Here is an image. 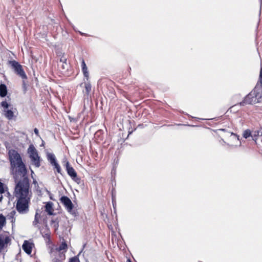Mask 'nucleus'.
Segmentation results:
<instances>
[{"label": "nucleus", "instance_id": "393cba45", "mask_svg": "<svg viewBox=\"0 0 262 262\" xmlns=\"http://www.w3.org/2000/svg\"><path fill=\"white\" fill-rule=\"evenodd\" d=\"M52 165L54 166L55 168L56 169V170L58 173H60L61 168L59 165L57 163V162L53 164Z\"/></svg>", "mask_w": 262, "mask_h": 262}, {"label": "nucleus", "instance_id": "4be33fe9", "mask_svg": "<svg viewBox=\"0 0 262 262\" xmlns=\"http://www.w3.org/2000/svg\"><path fill=\"white\" fill-rule=\"evenodd\" d=\"M15 213H16V212L15 211L13 210V211H11L8 215V219L9 220H11V222L12 223H13L15 221V219L14 217Z\"/></svg>", "mask_w": 262, "mask_h": 262}, {"label": "nucleus", "instance_id": "9b49d317", "mask_svg": "<svg viewBox=\"0 0 262 262\" xmlns=\"http://www.w3.org/2000/svg\"><path fill=\"white\" fill-rule=\"evenodd\" d=\"M33 247L34 244L32 242L26 240L22 245V249L27 254L30 255L32 253Z\"/></svg>", "mask_w": 262, "mask_h": 262}, {"label": "nucleus", "instance_id": "0eeeda50", "mask_svg": "<svg viewBox=\"0 0 262 262\" xmlns=\"http://www.w3.org/2000/svg\"><path fill=\"white\" fill-rule=\"evenodd\" d=\"M28 153L32 163L37 167L40 166V158L36 148L33 145H30L28 149Z\"/></svg>", "mask_w": 262, "mask_h": 262}, {"label": "nucleus", "instance_id": "5701e85b", "mask_svg": "<svg viewBox=\"0 0 262 262\" xmlns=\"http://www.w3.org/2000/svg\"><path fill=\"white\" fill-rule=\"evenodd\" d=\"M84 87L85 90V93L86 94H89L91 91V85L89 82H85L84 84Z\"/></svg>", "mask_w": 262, "mask_h": 262}, {"label": "nucleus", "instance_id": "9d476101", "mask_svg": "<svg viewBox=\"0 0 262 262\" xmlns=\"http://www.w3.org/2000/svg\"><path fill=\"white\" fill-rule=\"evenodd\" d=\"M61 202L64 205L69 212H71L73 209V205L71 200L67 196H63L60 199Z\"/></svg>", "mask_w": 262, "mask_h": 262}, {"label": "nucleus", "instance_id": "7ed1b4c3", "mask_svg": "<svg viewBox=\"0 0 262 262\" xmlns=\"http://www.w3.org/2000/svg\"><path fill=\"white\" fill-rule=\"evenodd\" d=\"M68 249V246L64 242L59 246L51 248L50 254L54 262H60L65 258V253Z\"/></svg>", "mask_w": 262, "mask_h": 262}, {"label": "nucleus", "instance_id": "39448f33", "mask_svg": "<svg viewBox=\"0 0 262 262\" xmlns=\"http://www.w3.org/2000/svg\"><path fill=\"white\" fill-rule=\"evenodd\" d=\"M30 198H16V209L21 214L27 213L29 211V203Z\"/></svg>", "mask_w": 262, "mask_h": 262}, {"label": "nucleus", "instance_id": "c85d7f7f", "mask_svg": "<svg viewBox=\"0 0 262 262\" xmlns=\"http://www.w3.org/2000/svg\"><path fill=\"white\" fill-rule=\"evenodd\" d=\"M259 82L260 83L261 85L262 86V68H261L260 71Z\"/></svg>", "mask_w": 262, "mask_h": 262}, {"label": "nucleus", "instance_id": "20e7f679", "mask_svg": "<svg viewBox=\"0 0 262 262\" xmlns=\"http://www.w3.org/2000/svg\"><path fill=\"white\" fill-rule=\"evenodd\" d=\"M262 89L255 87L246 97L241 105L252 104L259 102L261 98Z\"/></svg>", "mask_w": 262, "mask_h": 262}, {"label": "nucleus", "instance_id": "2eb2a0df", "mask_svg": "<svg viewBox=\"0 0 262 262\" xmlns=\"http://www.w3.org/2000/svg\"><path fill=\"white\" fill-rule=\"evenodd\" d=\"M53 203L48 202L45 206V210L49 215L53 214L54 209L53 208Z\"/></svg>", "mask_w": 262, "mask_h": 262}, {"label": "nucleus", "instance_id": "a211bd4d", "mask_svg": "<svg viewBox=\"0 0 262 262\" xmlns=\"http://www.w3.org/2000/svg\"><path fill=\"white\" fill-rule=\"evenodd\" d=\"M48 160L50 162L51 164L53 165L55 162H56V160L55 159V157L54 154L51 153H48L47 155Z\"/></svg>", "mask_w": 262, "mask_h": 262}, {"label": "nucleus", "instance_id": "412c9836", "mask_svg": "<svg viewBox=\"0 0 262 262\" xmlns=\"http://www.w3.org/2000/svg\"><path fill=\"white\" fill-rule=\"evenodd\" d=\"M252 131L250 129H246L243 132V136L245 139H247L249 137H251Z\"/></svg>", "mask_w": 262, "mask_h": 262}, {"label": "nucleus", "instance_id": "cd10ccee", "mask_svg": "<svg viewBox=\"0 0 262 262\" xmlns=\"http://www.w3.org/2000/svg\"><path fill=\"white\" fill-rule=\"evenodd\" d=\"M38 223V220L37 217V213L36 214L35 217V220L33 222V224L34 225H36Z\"/></svg>", "mask_w": 262, "mask_h": 262}, {"label": "nucleus", "instance_id": "1a4fd4ad", "mask_svg": "<svg viewBox=\"0 0 262 262\" xmlns=\"http://www.w3.org/2000/svg\"><path fill=\"white\" fill-rule=\"evenodd\" d=\"M66 167L68 174L74 182L79 184L80 183V179L77 177L76 172L74 169L70 165L68 161H67L66 163Z\"/></svg>", "mask_w": 262, "mask_h": 262}, {"label": "nucleus", "instance_id": "a878e982", "mask_svg": "<svg viewBox=\"0 0 262 262\" xmlns=\"http://www.w3.org/2000/svg\"><path fill=\"white\" fill-rule=\"evenodd\" d=\"M1 105L5 109H7L9 107V104L6 101H3Z\"/></svg>", "mask_w": 262, "mask_h": 262}, {"label": "nucleus", "instance_id": "6e6552de", "mask_svg": "<svg viewBox=\"0 0 262 262\" xmlns=\"http://www.w3.org/2000/svg\"><path fill=\"white\" fill-rule=\"evenodd\" d=\"M10 64L17 75L23 79H27V76L23 69L22 66L18 62L15 60L10 61Z\"/></svg>", "mask_w": 262, "mask_h": 262}, {"label": "nucleus", "instance_id": "c756f323", "mask_svg": "<svg viewBox=\"0 0 262 262\" xmlns=\"http://www.w3.org/2000/svg\"><path fill=\"white\" fill-rule=\"evenodd\" d=\"M34 133L37 135V136H39V131L37 129V128H35L34 130Z\"/></svg>", "mask_w": 262, "mask_h": 262}, {"label": "nucleus", "instance_id": "f8f14e48", "mask_svg": "<svg viewBox=\"0 0 262 262\" xmlns=\"http://www.w3.org/2000/svg\"><path fill=\"white\" fill-rule=\"evenodd\" d=\"M230 140L233 141V143L228 144L230 146L237 147L241 145V142L239 141L238 137L234 133L231 134Z\"/></svg>", "mask_w": 262, "mask_h": 262}, {"label": "nucleus", "instance_id": "2f4dec72", "mask_svg": "<svg viewBox=\"0 0 262 262\" xmlns=\"http://www.w3.org/2000/svg\"><path fill=\"white\" fill-rule=\"evenodd\" d=\"M66 59H65V58H64V59H62V58H61V59H60V61H62V62H66Z\"/></svg>", "mask_w": 262, "mask_h": 262}, {"label": "nucleus", "instance_id": "473e14b6", "mask_svg": "<svg viewBox=\"0 0 262 262\" xmlns=\"http://www.w3.org/2000/svg\"><path fill=\"white\" fill-rule=\"evenodd\" d=\"M127 262H132L131 260L129 259H128L127 260Z\"/></svg>", "mask_w": 262, "mask_h": 262}, {"label": "nucleus", "instance_id": "bb28decb", "mask_svg": "<svg viewBox=\"0 0 262 262\" xmlns=\"http://www.w3.org/2000/svg\"><path fill=\"white\" fill-rule=\"evenodd\" d=\"M70 262H79V260L77 257H74L71 258Z\"/></svg>", "mask_w": 262, "mask_h": 262}, {"label": "nucleus", "instance_id": "f257e3e1", "mask_svg": "<svg viewBox=\"0 0 262 262\" xmlns=\"http://www.w3.org/2000/svg\"><path fill=\"white\" fill-rule=\"evenodd\" d=\"M9 158L11 169L14 178L17 179L25 177L27 169L20 155L17 151L11 149L9 151Z\"/></svg>", "mask_w": 262, "mask_h": 262}, {"label": "nucleus", "instance_id": "6ab92c4d", "mask_svg": "<svg viewBox=\"0 0 262 262\" xmlns=\"http://www.w3.org/2000/svg\"><path fill=\"white\" fill-rule=\"evenodd\" d=\"M5 116L9 120L12 119L13 117V112L10 110L5 111Z\"/></svg>", "mask_w": 262, "mask_h": 262}, {"label": "nucleus", "instance_id": "ddd939ff", "mask_svg": "<svg viewBox=\"0 0 262 262\" xmlns=\"http://www.w3.org/2000/svg\"><path fill=\"white\" fill-rule=\"evenodd\" d=\"M82 71L84 77L86 79L87 81L89 80V74L88 70V68L85 63L84 59H82L81 62Z\"/></svg>", "mask_w": 262, "mask_h": 262}, {"label": "nucleus", "instance_id": "423d86ee", "mask_svg": "<svg viewBox=\"0 0 262 262\" xmlns=\"http://www.w3.org/2000/svg\"><path fill=\"white\" fill-rule=\"evenodd\" d=\"M12 238L8 232L0 234V253L7 251L8 246L11 244Z\"/></svg>", "mask_w": 262, "mask_h": 262}, {"label": "nucleus", "instance_id": "72a5a7b5", "mask_svg": "<svg viewBox=\"0 0 262 262\" xmlns=\"http://www.w3.org/2000/svg\"><path fill=\"white\" fill-rule=\"evenodd\" d=\"M46 236H47V237H48H48H49V235H48V234H46Z\"/></svg>", "mask_w": 262, "mask_h": 262}, {"label": "nucleus", "instance_id": "f3484780", "mask_svg": "<svg viewBox=\"0 0 262 262\" xmlns=\"http://www.w3.org/2000/svg\"><path fill=\"white\" fill-rule=\"evenodd\" d=\"M7 94V90L6 86L4 84L0 85V96L4 97L6 96Z\"/></svg>", "mask_w": 262, "mask_h": 262}, {"label": "nucleus", "instance_id": "aec40b11", "mask_svg": "<svg viewBox=\"0 0 262 262\" xmlns=\"http://www.w3.org/2000/svg\"><path fill=\"white\" fill-rule=\"evenodd\" d=\"M6 224V218L3 214H0V230Z\"/></svg>", "mask_w": 262, "mask_h": 262}, {"label": "nucleus", "instance_id": "f03ea898", "mask_svg": "<svg viewBox=\"0 0 262 262\" xmlns=\"http://www.w3.org/2000/svg\"><path fill=\"white\" fill-rule=\"evenodd\" d=\"M22 180H15L16 186L15 187L14 194L16 198H30L31 192L29 190V183L28 179L23 177Z\"/></svg>", "mask_w": 262, "mask_h": 262}, {"label": "nucleus", "instance_id": "7c9ffc66", "mask_svg": "<svg viewBox=\"0 0 262 262\" xmlns=\"http://www.w3.org/2000/svg\"><path fill=\"white\" fill-rule=\"evenodd\" d=\"M3 198V196L2 194H1V195H0V202H1L2 201Z\"/></svg>", "mask_w": 262, "mask_h": 262}, {"label": "nucleus", "instance_id": "b1692460", "mask_svg": "<svg viewBox=\"0 0 262 262\" xmlns=\"http://www.w3.org/2000/svg\"><path fill=\"white\" fill-rule=\"evenodd\" d=\"M22 86H23V91H24V93H26V91H27L28 83L25 81V79H23V80Z\"/></svg>", "mask_w": 262, "mask_h": 262}, {"label": "nucleus", "instance_id": "4468645a", "mask_svg": "<svg viewBox=\"0 0 262 262\" xmlns=\"http://www.w3.org/2000/svg\"><path fill=\"white\" fill-rule=\"evenodd\" d=\"M0 193H4L5 195L7 194L8 197L10 195V193L8 191V187L1 182H0Z\"/></svg>", "mask_w": 262, "mask_h": 262}, {"label": "nucleus", "instance_id": "dca6fc26", "mask_svg": "<svg viewBox=\"0 0 262 262\" xmlns=\"http://www.w3.org/2000/svg\"><path fill=\"white\" fill-rule=\"evenodd\" d=\"M262 135V133L259 130L252 131L251 138L255 142H256L258 137Z\"/></svg>", "mask_w": 262, "mask_h": 262}]
</instances>
